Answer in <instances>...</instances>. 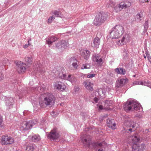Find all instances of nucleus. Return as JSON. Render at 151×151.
I'll use <instances>...</instances> for the list:
<instances>
[{
	"label": "nucleus",
	"mask_w": 151,
	"mask_h": 151,
	"mask_svg": "<svg viewBox=\"0 0 151 151\" xmlns=\"http://www.w3.org/2000/svg\"><path fill=\"white\" fill-rule=\"evenodd\" d=\"M104 118V116H101L99 118V120L100 121H102Z\"/></svg>",
	"instance_id": "nucleus-53"
},
{
	"label": "nucleus",
	"mask_w": 151,
	"mask_h": 151,
	"mask_svg": "<svg viewBox=\"0 0 151 151\" xmlns=\"http://www.w3.org/2000/svg\"><path fill=\"white\" fill-rule=\"evenodd\" d=\"M98 151H104L103 149H99L98 150Z\"/></svg>",
	"instance_id": "nucleus-55"
},
{
	"label": "nucleus",
	"mask_w": 151,
	"mask_h": 151,
	"mask_svg": "<svg viewBox=\"0 0 151 151\" xmlns=\"http://www.w3.org/2000/svg\"><path fill=\"white\" fill-rule=\"evenodd\" d=\"M37 73H44V71L42 70L41 69V68H38L37 69H35L36 71H37Z\"/></svg>",
	"instance_id": "nucleus-40"
},
{
	"label": "nucleus",
	"mask_w": 151,
	"mask_h": 151,
	"mask_svg": "<svg viewBox=\"0 0 151 151\" xmlns=\"http://www.w3.org/2000/svg\"><path fill=\"white\" fill-rule=\"evenodd\" d=\"M144 28L145 29V30L147 31V29L148 27V21H145L144 24Z\"/></svg>",
	"instance_id": "nucleus-37"
},
{
	"label": "nucleus",
	"mask_w": 151,
	"mask_h": 151,
	"mask_svg": "<svg viewBox=\"0 0 151 151\" xmlns=\"http://www.w3.org/2000/svg\"><path fill=\"white\" fill-rule=\"evenodd\" d=\"M107 6L108 7L110 6L113 7L115 5V3L113 1L111 0H109L107 1Z\"/></svg>",
	"instance_id": "nucleus-29"
},
{
	"label": "nucleus",
	"mask_w": 151,
	"mask_h": 151,
	"mask_svg": "<svg viewBox=\"0 0 151 151\" xmlns=\"http://www.w3.org/2000/svg\"><path fill=\"white\" fill-rule=\"evenodd\" d=\"M78 88H76V91H78Z\"/></svg>",
	"instance_id": "nucleus-60"
},
{
	"label": "nucleus",
	"mask_w": 151,
	"mask_h": 151,
	"mask_svg": "<svg viewBox=\"0 0 151 151\" xmlns=\"http://www.w3.org/2000/svg\"><path fill=\"white\" fill-rule=\"evenodd\" d=\"M132 129H130H130H129V131L131 132H132Z\"/></svg>",
	"instance_id": "nucleus-57"
},
{
	"label": "nucleus",
	"mask_w": 151,
	"mask_h": 151,
	"mask_svg": "<svg viewBox=\"0 0 151 151\" xmlns=\"http://www.w3.org/2000/svg\"><path fill=\"white\" fill-rule=\"evenodd\" d=\"M149 131H148V129H146L145 130V132L146 133H148V132Z\"/></svg>",
	"instance_id": "nucleus-56"
},
{
	"label": "nucleus",
	"mask_w": 151,
	"mask_h": 151,
	"mask_svg": "<svg viewBox=\"0 0 151 151\" xmlns=\"http://www.w3.org/2000/svg\"><path fill=\"white\" fill-rule=\"evenodd\" d=\"M3 121L2 118L0 116V127H1L3 126Z\"/></svg>",
	"instance_id": "nucleus-44"
},
{
	"label": "nucleus",
	"mask_w": 151,
	"mask_h": 151,
	"mask_svg": "<svg viewBox=\"0 0 151 151\" xmlns=\"http://www.w3.org/2000/svg\"><path fill=\"white\" fill-rule=\"evenodd\" d=\"M92 59L93 61L96 62L98 64H100L102 61L101 58L98 55H94Z\"/></svg>",
	"instance_id": "nucleus-21"
},
{
	"label": "nucleus",
	"mask_w": 151,
	"mask_h": 151,
	"mask_svg": "<svg viewBox=\"0 0 151 151\" xmlns=\"http://www.w3.org/2000/svg\"><path fill=\"white\" fill-rule=\"evenodd\" d=\"M108 16V13L105 12H100L96 16L93 22L96 26L101 25L106 19Z\"/></svg>",
	"instance_id": "nucleus-5"
},
{
	"label": "nucleus",
	"mask_w": 151,
	"mask_h": 151,
	"mask_svg": "<svg viewBox=\"0 0 151 151\" xmlns=\"http://www.w3.org/2000/svg\"><path fill=\"white\" fill-rule=\"evenodd\" d=\"M45 119H43V118H42V120L41 119V124H43L44 122H45Z\"/></svg>",
	"instance_id": "nucleus-52"
},
{
	"label": "nucleus",
	"mask_w": 151,
	"mask_h": 151,
	"mask_svg": "<svg viewBox=\"0 0 151 151\" xmlns=\"http://www.w3.org/2000/svg\"><path fill=\"white\" fill-rule=\"evenodd\" d=\"M90 68V65L88 63H86L85 64L83 65L82 67H81V69H89Z\"/></svg>",
	"instance_id": "nucleus-34"
},
{
	"label": "nucleus",
	"mask_w": 151,
	"mask_h": 151,
	"mask_svg": "<svg viewBox=\"0 0 151 151\" xmlns=\"http://www.w3.org/2000/svg\"><path fill=\"white\" fill-rule=\"evenodd\" d=\"M83 84L87 89L91 91L93 90V88L92 86V83L90 81L86 80L84 81Z\"/></svg>",
	"instance_id": "nucleus-20"
},
{
	"label": "nucleus",
	"mask_w": 151,
	"mask_h": 151,
	"mask_svg": "<svg viewBox=\"0 0 151 151\" xmlns=\"http://www.w3.org/2000/svg\"><path fill=\"white\" fill-rule=\"evenodd\" d=\"M34 149V147L32 145L28 146L26 148V151H33Z\"/></svg>",
	"instance_id": "nucleus-31"
},
{
	"label": "nucleus",
	"mask_w": 151,
	"mask_h": 151,
	"mask_svg": "<svg viewBox=\"0 0 151 151\" xmlns=\"http://www.w3.org/2000/svg\"><path fill=\"white\" fill-rule=\"evenodd\" d=\"M136 116L137 117H138L139 118H141L142 117V114H137L136 115Z\"/></svg>",
	"instance_id": "nucleus-47"
},
{
	"label": "nucleus",
	"mask_w": 151,
	"mask_h": 151,
	"mask_svg": "<svg viewBox=\"0 0 151 151\" xmlns=\"http://www.w3.org/2000/svg\"><path fill=\"white\" fill-rule=\"evenodd\" d=\"M68 46V43L65 40H62L56 44V50H60L66 48Z\"/></svg>",
	"instance_id": "nucleus-12"
},
{
	"label": "nucleus",
	"mask_w": 151,
	"mask_h": 151,
	"mask_svg": "<svg viewBox=\"0 0 151 151\" xmlns=\"http://www.w3.org/2000/svg\"><path fill=\"white\" fill-rule=\"evenodd\" d=\"M134 85H142L146 86L151 88V83L150 82H147L144 81H135L133 83Z\"/></svg>",
	"instance_id": "nucleus-17"
},
{
	"label": "nucleus",
	"mask_w": 151,
	"mask_h": 151,
	"mask_svg": "<svg viewBox=\"0 0 151 151\" xmlns=\"http://www.w3.org/2000/svg\"><path fill=\"white\" fill-rule=\"evenodd\" d=\"M147 32V31H146L145 30V29L144 28V32L145 33L146 32Z\"/></svg>",
	"instance_id": "nucleus-58"
},
{
	"label": "nucleus",
	"mask_w": 151,
	"mask_h": 151,
	"mask_svg": "<svg viewBox=\"0 0 151 151\" xmlns=\"http://www.w3.org/2000/svg\"><path fill=\"white\" fill-rule=\"evenodd\" d=\"M150 0H148V1H149Z\"/></svg>",
	"instance_id": "nucleus-64"
},
{
	"label": "nucleus",
	"mask_w": 151,
	"mask_h": 151,
	"mask_svg": "<svg viewBox=\"0 0 151 151\" xmlns=\"http://www.w3.org/2000/svg\"><path fill=\"white\" fill-rule=\"evenodd\" d=\"M25 60L26 62L28 64H30L32 62V58L31 56L26 57L25 58Z\"/></svg>",
	"instance_id": "nucleus-33"
},
{
	"label": "nucleus",
	"mask_w": 151,
	"mask_h": 151,
	"mask_svg": "<svg viewBox=\"0 0 151 151\" xmlns=\"http://www.w3.org/2000/svg\"><path fill=\"white\" fill-rule=\"evenodd\" d=\"M58 40V38L55 36H52L48 38V40H46V42L49 45H50L52 43Z\"/></svg>",
	"instance_id": "nucleus-24"
},
{
	"label": "nucleus",
	"mask_w": 151,
	"mask_h": 151,
	"mask_svg": "<svg viewBox=\"0 0 151 151\" xmlns=\"http://www.w3.org/2000/svg\"><path fill=\"white\" fill-rule=\"evenodd\" d=\"M142 13H140L137 14L136 16V19L137 22L140 21V18L142 17Z\"/></svg>",
	"instance_id": "nucleus-30"
},
{
	"label": "nucleus",
	"mask_w": 151,
	"mask_h": 151,
	"mask_svg": "<svg viewBox=\"0 0 151 151\" xmlns=\"http://www.w3.org/2000/svg\"><path fill=\"white\" fill-rule=\"evenodd\" d=\"M113 104V101L109 100H106L104 102V108L106 110H110L111 109L109 107L111 106Z\"/></svg>",
	"instance_id": "nucleus-22"
},
{
	"label": "nucleus",
	"mask_w": 151,
	"mask_h": 151,
	"mask_svg": "<svg viewBox=\"0 0 151 151\" xmlns=\"http://www.w3.org/2000/svg\"><path fill=\"white\" fill-rule=\"evenodd\" d=\"M77 62H75L72 63V65L73 67L75 69H76L78 66V64L77 63Z\"/></svg>",
	"instance_id": "nucleus-41"
},
{
	"label": "nucleus",
	"mask_w": 151,
	"mask_h": 151,
	"mask_svg": "<svg viewBox=\"0 0 151 151\" xmlns=\"http://www.w3.org/2000/svg\"><path fill=\"white\" fill-rule=\"evenodd\" d=\"M95 74H90L87 75V77L88 78H91L95 77Z\"/></svg>",
	"instance_id": "nucleus-43"
},
{
	"label": "nucleus",
	"mask_w": 151,
	"mask_h": 151,
	"mask_svg": "<svg viewBox=\"0 0 151 151\" xmlns=\"http://www.w3.org/2000/svg\"><path fill=\"white\" fill-rule=\"evenodd\" d=\"M129 39V35L126 34L124 36L121 40H119L117 42V43L119 45H123L124 42H127Z\"/></svg>",
	"instance_id": "nucleus-16"
},
{
	"label": "nucleus",
	"mask_w": 151,
	"mask_h": 151,
	"mask_svg": "<svg viewBox=\"0 0 151 151\" xmlns=\"http://www.w3.org/2000/svg\"><path fill=\"white\" fill-rule=\"evenodd\" d=\"M127 78H122L118 80L116 82V86L119 88L122 87L127 82Z\"/></svg>",
	"instance_id": "nucleus-18"
},
{
	"label": "nucleus",
	"mask_w": 151,
	"mask_h": 151,
	"mask_svg": "<svg viewBox=\"0 0 151 151\" xmlns=\"http://www.w3.org/2000/svg\"><path fill=\"white\" fill-rule=\"evenodd\" d=\"M55 19V17L53 16H50L49 18L47 21V23L50 24Z\"/></svg>",
	"instance_id": "nucleus-35"
},
{
	"label": "nucleus",
	"mask_w": 151,
	"mask_h": 151,
	"mask_svg": "<svg viewBox=\"0 0 151 151\" xmlns=\"http://www.w3.org/2000/svg\"><path fill=\"white\" fill-rule=\"evenodd\" d=\"M94 101L95 102V103H97L99 100V99L98 98L96 97H95L93 99Z\"/></svg>",
	"instance_id": "nucleus-49"
},
{
	"label": "nucleus",
	"mask_w": 151,
	"mask_h": 151,
	"mask_svg": "<svg viewBox=\"0 0 151 151\" xmlns=\"http://www.w3.org/2000/svg\"><path fill=\"white\" fill-rule=\"evenodd\" d=\"M139 1L141 3H144L147 1H148V0H139Z\"/></svg>",
	"instance_id": "nucleus-48"
},
{
	"label": "nucleus",
	"mask_w": 151,
	"mask_h": 151,
	"mask_svg": "<svg viewBox=\"0 0 151 151\" xmlns=\"http://www.w3.org/2000/svg\"><path fill=\"white\" fill-rule=\"evenodd\" d=\"M146 54L147 56V57L148 59V60L151 63V57L150 56H149V55L148 54L147 55V53H146Z\"/></svg>",
	"instance_id": "nucleus-46"
},
{
	"label": "nucleus",
	"mask_w": 151,
	"mask_h": 151,
	"mask_svg": "<svg viewBox=\"0 0 151 151\" xmlns=\"http://www.w3.org/2000/svg\"><path fill=\"white\" fill-rule=\"evenodd\" d=\"M100 34L99 33H98L97 34V36L95 37L93 41V43H92V45L93 47L97 48L99 47V46L100 44V39L98 37H100L101 35H99Z\"/></svg>",
	"instance_id": "nucleus-15"
},
{
	"label": "nucleus",
	"mask_w": 151,
	"mask_h": 151,
	"mask_svg": "<svg viewBox=\"0 0 151 151\" xmlns=\"http://www.w3.org/2000/svg\"><path fill=\"white\" fill-rule=\"evenodd\" d=\"M115 71L117 74L124 75L126 73L125 70L121 68H119L115 69Z\"/></svg>",
	"instance_id": "nucleus-25"
},
{
	"label": "nucleus",
	"mask_w": 151,
	"mask_h": 151,
	"mask_svg": "<svg viewBox=\"0 0 151 151\" xmlns=\"http://www.w3.org/2000/svg\"><path fill=\"white\" fill-rule=\"evenodd\" d=\"M57 76L61 78L67 80L71 82H72L73 81L74 78L73 77H72L71 75H69L67 77L66 75L65 74L63 73L60 72L59 73L58 71H57Z\"/></svg>",
	"instance_id": "nucleus-13"
},
{
	"label": "nucleus",
	"mask_w": 151,
	"mask_h": 151,
	"mask_svg": "<svg viewBox=\"0 0 151 151\" xmlns=\"http://www.w3.org/2000/svg\"><path fill=\"white\" fill-rule=\"evenodd\" d=\"M14 102V101L13 98H9V99H7L6 100V105L9 106H12Z\"/></svg>",
	"instance_id": "nucleus-28"
},
{
	"label": "nucleus",
	"mask_w": 151,
	"mask_h": 151,
	"mask_svg": "<svg viewBox=\"0 0 151 151\" xmlns=\"http://www.w3.org/2000/svg\"><path fill=\"white\" fill-rule=\"evenodd\" d=\"M135 75H134L133 76V77H135Z\"/></svg>",
	"instance_id": "nucleus-61"
},
{
	"label": "nucleus",
	"mask_w": 151,
	"mask_h": 151,
	"mask_svg": "<svg viewBox=\"0 0 151 151\" xmlns=\"http://www.w3.org/2000/svg\"><path fill=\"white\" fill-rule=\"evenodd\" d=\"M68 62L69 63H74V62H78V61L75 58L71 57L68 60Z\"/></svg>",
	"instance_id": "nucleus-32"
},
{
	"label": "nucleus",
	"mask_w": 151,
	"mask_h": 151,
	"mask_svg": "<svg viewBox=\"0 0 151 151\" xmlns=\"http://www.w3.org/2000/svg\"><path fill=\"white\" fill-rule=\"evenodd\" d=\"M31 38H29L28 39V40H29V41H31Z\"/></svg>",
	"instance_id": "nucleus-59"
},
{
	"label": "nucleus",
	"mask_w": 151,
	"mask_h": 151,
	"mask_svg": "<svg viewBox=\"0 0 151 151\" xmlns=\"http://www.w3.org/2000/svg\"><path fill=\"white\" fill-rule=\"evenodd\" d=\"M31 138H30L34 142H37L40 141L41 139V138L38 134H34L33 136L30 137Z\"/></svg>",
	"instance_id": "nucleus-26"
},
{
	"label": "nucleus",
	"mask_w": 151,
	"mask_h": 151,
	"mask_svg": "<svg viewBox=\"0 0 151 151\" xmlns=\"http://www.w3.org/2000/svg\"><path fill=\"white\" fill-rule=\"evenodd\" d=\"M81 55L84 58L87 60L90 55V53L89 50H84L81 53Z\"/></svg>",
	"instance_id": "nucleus-23"
},
{
	"label": "nucleus",
	"mask_w": 151,
	"mask_h": 151,
	"mask_svg": "<svg viewBox=\"0 0 151 151\" xmlns=\"http://www.w3.org/2000/svg\"><path fill=\"white\" fill-rule=\"evenodd\" d=\"M123 108L127 112L129 111L136 110L139 111H142L140 104L135 100L128 101L124 105Z\"/></svg>",
	"instance_id": "nucleus-2"
},
{
	"label": "nucleus",
	"mask_w": 151,
	"mask_h": 151,
	"mask_svg": "<svg viewBox=\"0 0 151 151\" xmlns=\"http://www.w3.org/2000/svg\"><path fill=\"white\" fill-rule=\"evenodd\" d=\"M113 120H109V122H107V126L112 129H115L116 128V124L113 122Z\"/></svg>",
	"instance_id": "nucleus-27"
},
{
	"label": "nucleus",
	"mask_w": 151,
	"mask_h": 151,
	"mask_svg": "<svg viewBox=\"0 0 151 151\" xmlns=\"http://www.w3.org/2000/svg\"><path fill=\"white\" fill-rule=\"evenodd\" d=\"M144 58H146V57L145 56V55H144Z\"/></svg>",
	"instance_id": "nucleus-62"
},
{
	"label": "nucleus",
	"mask_w": 151,
	"mask_h": 151,
	"mask_svg": "<svg viewBox=\"0 0 151 151\" xmlns=\"http://www.w3.org/2000/svg\"><path fill=\"white\" fill-rule=\"evenodd\" d=\"M147 34L148 35V33L147 32Z\"/></svg>",
	"instance_id": "nucleus-63"
},
{
	"label": "nucleus",
	"mask_w": 151,
	"mask_h": 151,
	"mask_svg": "<svg viewBox=\"0 0 151 151\" xmlns=\"http://www.w3.org/2000/svg\"><path fill=\"white\" fill-rule=\"evenodd\" d=\"M53 14L56 17H59L60 15V13L59 11H55L54 12Z\"/></svg>",
	"instance_id": "nucleus-39"
},
{
	"label": "nucleus",
	"mask_w": 151,
	"mask_h": 151,
	"mask_svg": "<svg viewBox=\"0 0 151 151\" xmlns=\"http://www.w3.org/2000/svg\"><path fill=\"white\" fill-rule=\"evenodd\" d=\"M122 151H132L131 150H129V148L128 147H127L124 149Z\"/></svg>",
	"instance_id": "nucleus-50"
},
{
	"label": "nucleus",
	"mask_w": 151,
	"mask_h": 151,
	"mask_svg": "<svg viewBox=\"0 0 151 151\" xmlns=\"http://www.w3.org/2000/svg\"><path fill=\"white\" fill-rule=\"evenodd\" d=\"M4 76L3 74L0 72V81L2 80L4 78Z\"/></svg>",
	"instance_id": "nucleus-45"
},
{
	"label": "nucleus",
	"mask_w": 151,
	"mask_h": 151,
	"mask_svg": "<svg viewBox=\"0 0 151 151\" xmlns=\"http://www.w3.org/2000/svg\"><path fill=\"white\" fill-rule=\"evenodd\" d=\"M130 138L132 140V144L133 145L132 146V151H136L137 150V151H142L145 149V145L144 144H142L139 146L137 145V143L139 141V139L136 135L130 137Z\"/></svg>",
	"instance_id": "nucleus-3"
},
{
	"label": "nucleus",
	"mask_w": 151,
	"mask_h": 151,
	"mask_svg": "<svg viewBox=\"0 0 151 151\" xmlns=\"http://www.w3.org/2000/svg\"><path fill=\"white\" fill-rule=\"evenodd\" d=\"M28 45H31V43L30 42H29V40H28Z\"/></svg>",
	"instance_id": "nucleus-54"
},
{
	"label": "nucleus",
	"mask_w": 151,
	"mask_h": 151,
	"mask_svg": "<svg viewBox=\"0 0 151 151\" xmlns=\"http://www.w3.org/2000/svg\"><path fill=\"white\" fill-rule=\"evenodd\" d=\"M131 5V3L128 0H124L121 2L118 5L115 6L114 7V9L117 12L123 9H125L129 7Z\"/></svg>",
	"instance_id": "nucleus-6"
},
{
	"label": "nucleus",
	"mask_w": 151,
	"mask_h": 151,
	"mask_svg": "<svg viewBox=\"0 0 151 151\" xmlns=\"http://www.w3.org/2000/svg\"><path fill=\"white\" fill-rule=\"evenodd\" d=\"M55 88L57 90L63 91L66 88V86L61 82H56L54 84Z\"/></svg>",
	"instance_id": "nucleus-14"
},
{
	"label": "nucleus",
	"mask_w": 151,
	"mask_h": 151,
	"mask_svg": "<svg viewBox=\"0 0 151 151\" xmlns=\"http://www.w3.org/2000/svg\"><path fill=\"white\" fill-rule=\"evenodd\" d=\"M14 139L11 136L5 135L2 136L1 143L3 145H9L14 143Z\"/></svg>",
	"instance_id": "nucleus-8"
},
{
	"label": "nucleus",
	"mask_w": 151,
	"mask_h": 151,
	"mask_svg": "<svg viewBox=\"0 0 151 151\" xmlns=\"http://www.w3.org/2000/svg\"><path fill=\"white\" fill-rule=\"evenodd\" d=\"M80 138L83 145L86 147H89L91 142L90 137L85 134L81 136Z\"/></svg>",
	"instance_id": "nucleus-10"
},
{
	"label": "nucleus",
	"mask_w": 151,
	"mask_h": 151,
	"mask_svg": "<svg viewBox=\"0 0 151 151\" xmlns=\"http://www.w3.org/2000/svg\"><path fill=\"white\" fill-rule=\"evenodd\" d=\"M37 122V121L36 120L24 121L21 124V129L22 130H28L31 129L32 127L36 124Z\"/></svg>",
	"instance_id": "nucleus-7"
},
{
	"label": "nucleus",
	"mask_w": 151,
	"mask_h": 151,
	"mask_svg": "<svg viewBox=\"0 0 151 151\" xmlns=\"http://www.w3.org/2000/svg\"><path fill=\"white\" fill-rule=\"evenodd\" d=\"M93 145L96 147H101L102 146L101 143H96L93 144Z\"/></svg>",
	"instance_id": "nucleus-38"
},
{
	"label": "nucleus",
	"mask_w": 151,
	"mask_h": 151,
	"mask_svg": "<svg viewBox=\"0 0 151 151\" xmlns=\"http://www.w3.org/2000/svg\"><path fill=\"white\" fill-rule=\"evenodd\" d=\"M15 63L17 66V70L19 73H23L25 72L26 68L23 66L24 65V63L20 61H16L15 62Z\"/></svg>",
	"instance_id": "nucleus-9"
},
{
	"label": "nucleus",
	"mask_w": 151,
	"mask_h": 151,
	"mask_svg": "<svg viewBox=\"0 0 151 151\" xmlns=\"http://www.w3.org/2000/svg\"><path fill=\"white\" fill-rule=\"evenodd\" d=\"M124 124L125 126L133 128L134 127L135 123L131 119L128 118L125 120Z\"/></svg>",
	"instance_id": "nucleus-19"
},
{
	"label": "nucleus",
	"mask_w": 151,
	"mask_h": 151,
	"mask_svg": "<svg viewBox=\"0 0 151 151\" xmlns=\"http://www.w3.org/2000/svg\"><path fill=\"white\" fill-rule=\"evenodd\" d=\"M42 99L40 100L39 103L42 108L47 106H52L54 105L55 101V98L52 94L47 93L41 95Z\"/></svg>",
	"instance_id": "nucleus-1"
},
{
	"label": "nucleus",
	"mask_w": 151,
	"mask_h": 151,
	"mask_svg": "<svg viewBox=\"0 0 151 151\" xmlns=\"http://www.w3.org/2000/svg\"><path fill=\"white\" fill-rule=\"evenodd\" d=\"M29 46V45L26 44L25 45H24L23 47L25 49V48H27Z\"/></svg>",
	"instance_id": "nucleus-51"
},
{
	"label": "nucleus",
	"mask_w": 151,
	"mask_h": 151,
	"mask_svg": "<svg viewBox=\"0 0 151 151\" xmlns=\"http://www.w3.org/2000/svg\"><path fill=\"white\" fill-rule=\"evenodd\" d=\"M35 90H37L40 92H41L43 91L44 90L45 88H42L41 87H36L35 88Z\"/></svg>",
	"instance_id": "nucleus-36"
},
{
	"label": "nucleus",
	"mask_w": 151,
	"mask_h": 151,
	"mask_svg": "<svg viewBox=\"0 0 151 151\" xmlns=\"http://www.w3.org/2000/svg\"><path fill=\"white\" fill-rule=\"evenodd\" d=\"M124 32V27L121 25H117L112 29L110 33L112 38H117L120 37Z\"/></svg>",
	"instance_id": "nucleus-4"
},
{
	"label": "nucleus",
	"mask_w": 151,
	"mask_h": 151,
	"mask_svg": "<svg viewBox=\"0 0 151 151\" xmlns=\"http://www.w3.org/2000/svg\"><path fill=\"white\" fill-rule=\"evenodd\" d=\"M60 136L59 133L56 129L51 130L47 136L48 137L51 139H55L58 138Z\"/></svg>",
	"instance_id": "nucleus-11"
},
{
	"label": "nucleus",
	"mask_w": 151,
	"mask_h": 151,
	"mask_svg": "<svg viewBox=\"0 0 151 151\" xmlns=\"http://www.w3.org/2000/svg\"><path fill=\"white\" fill-rule=\"evenodd\" d=\"M104 108L103 107V106L102 105H100L99 106L98 109L99 111H101L102 110H107L104 109Z\"/></svg>",
	"instance_id": "nucleus-42"
}]
</instances>
